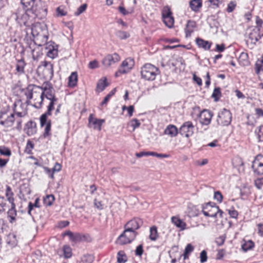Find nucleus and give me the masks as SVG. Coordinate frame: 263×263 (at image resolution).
Wrapping results in <instances>:
<instances>
[{"instance_id": "f257e3e1", "label": "nucleus", "mask_w": 263, "mask_h": 263, "mask_svg": "<svg viewBox=\"0 0 263 263\" xmlns=\"http://www.w3.org/2000/svg\"><path fill=\"white\" fill-rule=\"evenodd\" d=\"M160 73L159 68L150 63L145 64L141 68V77L146 81H154Z\"/></svg>"}, {"instance_id": "f03ea898", "label": "nucleus", "mask_w": 263, "mask_h": 263, "mask_svg": "<svg viewBox=\"0 0 263 263\" xmlns=\"http://www.w3.org/2000/svg\"><path fill=\"white\" fill-rule=\"evenodd\" d=\"M28 11L34 15V17H37L39 20L45 18L47 14V7L45 2L42 0H39L35 4L30 8H28Z\"/></svg>"}, {"instance_id": "7ed1b4c3", "label": "nucleus", "mask_w": 263, "mask_h": 263, "mask_svg": "<svg viewBox=\"0 0 263 263\" xmlns=\"http://www.w3.org/2000/svg\"><path fill=\"white\" fill-rule=\"evenodd\" d=\"M138 234L136 231L129 230L125 228L123 233L118 237L117 242L120 245H124L132 242Z\"/></svg>"}, {"instance_id": "20e7f679", "label": "nucleus", "mask_w": 263, "mask_h": 263, "mask_svg": "<svg viewBox=\"0 0 263 263\" xmlns=\"http://www.w3.org/2000/svg\"><path fill=\"white\" fill-rule=\"evenodd\" d=\"M232 119L231 111L226 108L221 109L218 114L217 122L220 126H228L230 124Z\"/></svg>"}, {"instance_id": "39448f33", "label": "nucleus", "mask_w": 263, "mask_h": 263, "mask_svg": "<svg viewBox=\"0 0 263 263\" xmlns=\"http://www.w3.org/2000/svg\"><path fill=\"white\" fill-rule=\"evenodd\" d=\"M30 13V11H28L27 8L26 10L20 11L15 13V19L21 26H29L32 24L30 21L31 16L29 15Z\"/></svg>"}, {"instance_id": "423d86ee", "label": "nucleus", "mask_w": 263, "mask_h": 263, "mask_svg": "<svg viewBox=\"0 0 263 263\" xmlns=\"http://www.w3.org/2000/svg\"><path fill=\"white\" fill-rule=\"evenodd\" d=\"M34 93L33 94L34 101L36 102L32 105L35 108H42L44 98V92L42 87L34 85Z\"/></svg>"}, {"instance_id": "0eeeda50", "label": "nucleus", "mask_w": 263, "mask_h": 263, "mask_svg": "<svg viewBox=\"0 0 263 263\" xmlns=\"http://www.w3.org/2000/svg\"><path fill=\"white\" fill-rule=\"evenodd\" d=\"M27 48L30 50L32 54V58L33 60H37L39 57L42 54L41 49V45L37 46L34 40L27 39L26 40Z\"/></svg>"}, {"instance_id": "6e6552de", "label": "nucleus", "mask_w": 263, "mask_h": 263, "mask_svg": "<svg viewBox=\"0 0 263 263\" xmlns=\"http://www.w3.org/2000/svg\"><path fill=\"white\" fill-rule=\"evenodd\" d=\"M179 130L181 136L189 138L194 134L195 127L191 121H188L184 122Z\"/></svg>"}, {"instance_id": "1a4fd4ad", "label": "nucleus", "mask_w": 263, "mask_h": 263, "mask_svg": "<svg viewBox=\"0 0 263 263\" xmlns=\"http://www.w3.org/2000/svg\"><path fill=\"white\" fill-rule=\"evenodd\" d=\"M210 204H211V203H207L204 205H202V212L203 213L204 215L206 217L216 218L217 217V215L219 214V217L222 218L223 212L221 210H220L219 206L217 205H215L213 207H212V209H213L215 211L214 213H210L208 212L205 211V209H208V206Z\"/></svg>"}, {"instance_id": "9d476101", "label": "nucleus", "mask_w": 263, "mask_h": 263, "mask_svg": "<svg viewBox=\"0 0 263 263\" xmlns=\"http://www.w3.org/2000/svg\"><path fill=\"white\" fill-rule=\"evenodd\" d=\"M120 60V57L119 54L117 53H114V54H109L105 56L103 59L102 63L104 66L108 67L116 62L119 61Z\"/></svg>"}, {"instance_id": "9b49d317", "label": "nucleus", "mask_w": 263, "mask_h": 263, "mask_svg": "<svg viewBox=\"0 0 263 263\" xmlns=\"http://www.w3.org/2000/svg\"><path fill=\"white\" fill-rule=\"evenodd\" d=\"M213 116V114L211 111L208 109L203 110L200 114V123L202 125H209Z\"/></svg>"}, {"instance_id": "f8f14e48", "label": "nucleus", "mask_w": 263, "mask_h": 263, "mask_svg": "<svg viewBox=\"0 0 263 263\" xmlns=\"http://www.w3.org/2000/svg\"><path fill=\"white\" fill-rule=\"evenodd\" d=\"M143 224V221L141 219L138 218H135L129 220L125 225L124 228L133 231L139 229Z\"/></svg>"}, {"instance_id": "ddd939ff", "label": "nucleus", "mask_w": 263, "mask_h": 263, "mask_svg": "<svg viewBox=\"0 0 263 263\" xmlns=\"http://www.w3.org/2000/svg\"><path fill=\"white\" fill-rule=\"evenodd\" d=\"M43 74L44 77L50 80H51L54 74L53 71V64L50 62L47 61H44L43 62Z\"/></svg>"}, {"instance_id": "4468645a", "label": "nucleus", "mask_w": 263, "mask_h": 263, "mask_svg": "<svg viewBox=\"0 0 263 263\" xmlns=\"http://www.w3.org/2000/svg\"><path fill=\"white\" fill-rule=\"evenodd\" d=\"M104 122V119H99L96 118H93V114H90L88 117V126L90 127V124H92L93 125V127L94 129H98L99 130H101L102 125Z\"/></svg>"}, {"instance_id": "2eb2a0df", "label": "nucleus", "mask_w": 263, "mask_h": 263, "mask_svg": "<svg viewBox=\"0 0 263 263\" xmlns=\"http://www.w3.org/2000/svg\"><path fill=\"white\" fill-rule=\"evenodd\" d=\"M40 125L41 127L45 126L44 133L43 134L44 138H47L51 135V120H48V118L46 117V121L42 123V121L41 120V116L40 117Z\"/></svg>"}, {"instance_id": "dca6fc26", "label": "nucleus", "mask_w": 263, "mask_h": 263, "mask_svg": "<svg viewBox=\"0 0 263 263\" xmlns=\"http://www.w3.org/2000/svg\"><path fill=\"white\" fill-rule=\"evenodd\" d=\"M25 130L28 136H32L36 132V124L34 121H29L25 124Z\"/></svg>"}, {"instance_id": "f3484780", "label": "nucleus", "mask_w": 263, "mask_h": 263, "mask_svg": "<svg viewBox=\"0 0 263 263\" xmlns=\"http://www.w3.org/2000/svg\"><path fill=\"white\" fill-rule=\"evenodd\" d=\"M164 133L165 135H169L171 137H175L179 134V130L175 125L169 124L165 129Z\"/></svg>"}, {"instance_id": "a211bd4d", "label": "nucleus", "mask_w": 263, "mask_h": 263, "mask_svg": "<svg viewBox=\"0 0 263 263\" xmlns=\"http://www.w3.org/2000/svg\"><path fill=\"white\" fill-rule=\"evenodd\" d=\"M196 43L199 48H202L205 50H209L212 44V42L208 41H205L200 37H197L196 39Z\"/></svg>"}, {"instance_id": "6ab92c4d", "label": "nucleus", "mask_w": 263, "mask_h": 263, "mask_svg": "<svg viewBox=\"0 0 263 263\" xmlns=\"http://www.w3.org/2000/svg\"><path fill=\"white\" fill-rule=\"evenodd\" d=\"M259 29H253L249 34V38L252 43L255 44L261 39Z\"/></svg>"}, {"instance_id": "aec40b11", "label": "nucleus", "mask_w": 263, "mask_h": 263, "mask_svg": "<svg viewBox=\"0 0 263 263\" xmlns=\"http://www.w3.org/2000/svg\"><path fill=\"white\" fill-rule=\"evenodd\" d=\"M252 167L255 173L258 175H263V163L258 160H254L253 162Z\"/></svg>"}, {"instance_id": "412c9836", "label": "nucleus", "mask_w": 263, "mask_h": 263, "mask_svg": "<svg viewBox=\"0 0 263 263\" xmlns=\"http://www.w3.org/2000/svg\"><path fill=\"white\" fill-rule=\"evenodd\" d=\"M196 27V23L194 21L189 20L186 25L185 32L186 37L190 36L194 31V29Z\"/></svg>"}, {"instance_id": "4be33fe9", "label": "nucleus", "mask_w": 263, "mask_h": 263, "mask_svg": "<svg viewBox=\"0 0 263 263\" xmlns=\"http://www.w3.org/2000/svg\"><path fill=\"white\" fill-rule=\"evenodd\" d=\"M202 5V0H191L190 2V7L195 12L199 11Z\"/></svg>"}, {"instance_id": "5701e85b", "label": "nucleus", "mask_w": 263, "mask_h": 263, "mask_svg": "<svg viewBox=\"0 0 263 263\" xmlns=\"http://www.w3.org/2000/svg\"><path fill=\"white\" fill-rule=\"evenodd\" d=\"M54 103H52V102H50L49 104L47 106V111L43 114H42L41 116V120L42 121V123L46 121V117L48 118V116H50L52 115V111L54 109Z\"/></svg>"}, {"instance_id": "b1692460", "label": "nucleus", "mask_w": 263, "mask_h": 263, "mask_svg": "<svg viewBox=\"0 0 263 263\" xmlns=\"http://www.w3.org/2000/svg\"><path fill=\"white\" fill-rule=\"evenodd\" d=\"M109 85L107 82V79L104 78V79H100L97 84L96 90L98 92H102L105 88Z\"/></svg>"}, {"instance_id": "393cba45", "label": "nucleus", "mask_w": 263, "mask_h": 263, "mask_svg": "<svg viewBox=\"0 0 263 263\" xmlns=\"http://www.w3.org/2000/svg\"><path fill=\"white\" fill-rule=\"evenodd\" d=\"M6 197L7 198V201L11 204H14V199L13 198L14 193L12 191L11 187L9 185H6Z\"/></svg>"}, {"instance_id": "a878e982", "label": "nucleus", "mask_w": 263, "mask_h": 263, "mask_svg": "<svg viewBox=\"0 0 263 263\" xmlns=\"http://www.w3.org/2000/svg\"><path fill=\"white\" fill-rule=\"evenodd\" d=\"M78 74L77 72H72L68 78V86L74 87L77 84Z\"/></svg>"}, {"instance_id": "bb28decb", "label": "nucleus", "mask_w": 263, "mask_h": 263, "mask_svg": "<svg viewBox=\"0 0 263 263\" xmlns=\"http://www.w3.org/2000/svg\"><path fill=\"white\" fill-rule=\"evenodd\" d=\"M172 221L177 228H180L181 230H183L185 229L186 223L181 219L176 217H172Z\"/></svg>"}, {"instance_id": "cd10ccee", "label": "nucleus", "mask_w": 263, "mask_h": 263, "mask_svg": "<svg viewBox=\"0 0 263 263\" xmlns=\"http://www.w3.org/2000/svg\"><path fill=\"white\" fill-rule=\"evenodd\" d=\"M14 120V114H11L6 120L1 121L0 124L6 127H11L12 126Z\"/></svg>"}, {"instance_id": "c85d7f7f", "label": "nucleus", "mask_w": 263, "mask_h": 263, "mask_svg": "<svg viewBox=\"0 0 263 263\" xmlns=\"http://www.w3.org/2000/svg\"><path fill=\"white\" fill-rule=\"evenodd\" d=\"M26 66V63L24 59L18 60L16 65V70L20 74H23L25 72L24 68Z\"/></svg>"}, {"instance_id": "c756f323", "label": "nucleus", "mask_w": 263, "mask_h": 263, "mask_svg": "<svg viewBox=\"0 0 263 263\" xmlns=\"http://www.w3.org/2000/svg\"><path fill=\"white\" fill-rule=\"evenodd\" d=\"M39 201H40L39 198H37L35 199L34 203H33L31 202H29L28 206V214L29 215H30L31 216H32L31 212L34 208H40L41 205L40 204Z\"/></svg>"}, {"instance_id": "7c9ffc66", "label": "nucleus", "mask_w": 263, "mask_h": 263, "mask_svg": "<svg viewBox=\"0 0 263 263\" xmlns=\"http://www.w3.org/2000/svg\"><path fill=\"white\" fill-rule=\"evenodd\" d=\"M159 235L157 231V228L154 226L150 228V234L149 238L152 241H155L158 238Z\"/></svg>"}, {"instance_id": "2f4dec72", "label": "nucleus", "mask_w": 263, "mask_h": 263, "mask_svg": "<svg viewBox=\"0 0 263 263\" xmlns=\"http://www.w3.org/2000/svg\"><path fill=\"white\" fill-rule=\"evenodd\" d=\"M121 65L123 67L128 69V70L129 71L134 65V61L131 58H127L122 62Z\"/></svg>"}, {"instance_id": "473e14b6", "label": "nucleus", "mask_w": 263, "mask_h": 263, "mask_svg": "<svg viewBox=\"0 0 263 263\" xmlns=\"http://www.w3.org/2000/svg\"><path fill=\"white\" fill-rule=\"evenodd\" d=\"M187 214L189 217H194L198 216L199 211L196 206H192L187 209Z\"/></svg>"}, {"instance_id": "72a5a7b5", "label": "nucleus", "mask_w": 263, "mask_h": 263, "mask_svg": "<svg viewBox=\"0 0 263 263\" xmlns=\"http://www.w3.org/2000/svg\"><path fill=\"white\" fill-rule=\"evenodd\" d=\"M34 85L28 86L25 91L24 94L28 100H31L33 98V94L34 93Z\"/></svg>"}, {"instance_id": "f704fd0d", "label": "nucleus", "mask_w": 263, "mask_h": 263, "mask_svg": "<svg viewBox=\"0 0 263 263\" xmlns=\"http://www.w3.org/2000/svg\"><path fill=\"white\" fill-rule=\"evenodd\" d=\"M221 97V92L220 88L219 87H215L213 90L212 95V98H213L215 102H217L219 100L220 98Z\"/></svg>"}, {"instance_id": "c9c22d12", "label": "nucleus", "mask_w": 263, "mask_h": 263, "mask_svg": "<svg viewBox=\"0 0 263 263\" xmlns=\"http://www.w3.org/2000/svg\"><path fill=\"white\" fill-rule=\"evenodd\" d=\"M54 200V197L53 195H47L43 199V203L46 206H51L53 201Z\"/></svg>"}, {"instance_id": "e433bc0d", "label": "nucleus", "mask_w": 263, "mask_h": 263, "mask_svg": "<svg viewBox=\"0 0 263 263\" xmlns=\"http://www.w3.org/2000/svg\"><path fill=\"white\" fill-rule=\"evenodd\" d=\"M127 261L125 253L123 251H120L117 253V262L118 263H125Z\"/></svg>"}, {"instance_id": "4c0bfd02", "label": "nucleus", "mask_w": 263, "mask_h": 263, "mask_svg": "<svg viewBox=\"0 0 263 263\" xmlns=\"http://www.w3.org/2000/svg\"><path fill=\"white\" fill-rule=\"evenodd\" d=\"M162 20L165 26L168 28H172L174 27V18L173 16L162 18Z\"/></svg>"}, {"instance_id": "58836bf2", "label": "nucleus", "mask_w": 263, "mask_h": 263, "mask_svg": "<svg viewBox=\"0 0 263 263\" xmlns=\"http://www.w3.org/2000/svg\"><path fill=\"white\" fill-rule=\"evenodd\" d=\"M173 13L169 6H166L163 7L162 11V18L172 16Z\"/></svg>"}, {"instance_id": "ea45409f", "label": "nucleus", "mask_w": 263, "mask_h": 263, "mask_svg": "<svg viewBox=\"0 0 263 263\" xmlns=\"http://www.w3.org/2000/svg\"><path fill=\"white\" fill-rule=\"evenodd\" d=\"M194 250V247L193 246L190 244L189 243L186 246L184 253H183V258L184 260L189 258V254L192 252Z\"/></svg>"}, {"instance_id": "a19ab883", "label": "nucleus", "mask_w": 263, "mask_h": 263, "mask_svg": "<svg viewBox=\"0 0 263 263\" xmlns=\"http://www.w3.org/2000/svg\"><path fill=\"white\" fill-rule=\"evenodd\" d=\"M93 261V257L90 254L84 255L81 259L80 263H92Z\"/></svg>"}, {"instance_id": "79ce46f5", "label": "nucleus", "mask_w": 263, "mask_h": 263, "mask_svg": "<svg viewBox=\"0 0 263 263\" xmlns=\"http://www.w3.org/2000/svg\"><path fill=\"white\" fill-rule=\"evenodd\" d=\"M116 35L121 40H125L130 36L129 34L126 31L118 30L116 32Z\"/></svg>"}, {"instance_id": "37998d69", "label": "nucleus", "mask_w": 263, "mask_h": 263, "mask_svg": "<svg viewBox=\"0 0 263 263\" xmlns=\"http://www.w3.org/2000/svg\"><path fill=\"white\" fill-rule=\"evenodd\" d=\"M254 246V243L252 240H249L245 242L242 245V249L245 251H247L249 250L252 249Z\"/></svg>"}, {"instance_id": "c03bdc74", "label": "nucleus", "mask_w": 263, "mask_h": 263, "mask_svg": "<svg viewBox=\"0 0 263 263\" xmlns=\"http://www.w3.org/2000/svg\"><path fill=\"white\" fill-rule=\"evenodd\" d=\"M34 145L33 143L30 140H28L27 142V145L25 149V152L29 155L32 154V150L33 149Z\"/></svg>"}, {"instance_id": "a18cd8bd", "label": "nucleus", "mask_w": 263, "mask_h": 263, "mask_svg": "<svg viewBox=\"0 0 263 263\" xmlns=\"http://www.w3.org/2000/svg\"><path fill=\"white\" fill-rule=\"evenodd\" d=\"M63 253L64 257L66 258H69L71 257L72 255L71 249L70 247L67 245H65L63 247Z\"/></svg>"}, {"instance_id": "49530a36", "label": "nucleus", "mask_w": 263, "mask_h": 263, "mask_svg": "<svg viewBox=\"0 0 263 263\" xmlns=\"http://www.w3.org/2000/svg\"><path fill=\"white\" fill-rule=\"evenodd\" d=\"M128 72L129 71L128 70V69H126V67H123L122 65H121L119 67L117 71L116 72L115 74V77L117 78L120 76L122 74H125Z\"/></svg>"}, {"instance_id": "de8ad7c7", "label": "nucleus", "mask_w": 263, "mask_h": 263, "mask_svg": "<svg viewBox=\"0 0 263 263\" xmlns=\"http://www.w3.org/2000/svg\"><path fill=\"white\" fill-rule=\"evenodd\" d=\"M0 154L3 156H10L11 155V152L8 147L5 146H1Z\"/></svg>"}, {"instance_id": "09e8293b", "label": "nucleus", "mask_w": 263, "mask_h": 263, "mask_svg": "<svg viewBox=\"0 0 263 263\" xmlns=\"http://www.w3.org/2000/svg\"><path fill=\"white\" fill-rule=\"evenodd\" d=\"M36 0H21V3L26 8H30L35 4Z\"/></svg>"}, {"instance_id": "8fccbe9b", "label": "nucleus", "mask_w": 263, "mask_h": 263, "mask_svg": "<svg viewBox=\"0 0 263 263\" xmlns=\"http://www.w3.org/2000/svg\"><path fill=\"white\" fill-rule=\"evenodd\" d=\"M52 87H50L49 89H47L46 87L44 88V97H46V99L48 100V98H50L55 94L52 92Z\"/></svg>"}, {"instance_id": "3c124183", "label": "nucleus", "mask_w": 263, "mask_h": 263, "mask_svg": "<svg viewBox=\"0 0 263 263\" xmlns=\"http://www.w3.org/2000/svg\"><path fill=\"white\" fill-rule=\"evenodd\" d=\"M87 7V5L86 4H83L81 5L77 9V11L74 12L75 16H79L81 13L84 12Z\"/></svg>"}, {"instance_id": "603ef678", "label": "nucleus", "mask_w": 263, "mask_h": 263, "mask_svg": "<svg viewBox=\"0 0 263 263\" xmlns=\"http://www.w3.org/2000/svg\"><path fill=\"white\" fill-rule=\"evenodd\" d=\"M8 217L16 216L17 215V212L15 209V204H11V209H10L8 212Z\"/></svg>"}, {"instance_id": "864d4df0", "label": "nucleus", "mask_w": 263, "mask_h": 263, "mask_svg": "<svg viewBox=\"0 0 263 263\" xmlns=\"http://www.w3.org/2000/svg\"><path fill=\"white\" fill-rule=\"evenodd\" d=\"M57 55L58 49H54L53 47L51 49H50L47 53V55L51 59L54 58L55 57L57 56Z\"/></svg>"}, {"instance_id": "5fc2aeb1", "label": "nucleus", "mask_w": 263, "mask_h": 263, "mask_svg": "<svg viewBox=\"0 0 263 263\" xmlns=\"http://www.w3.org/2000/svg\"><path fill=\"white\" fill-rule=\"evenodd\" d=\"M214 198L219 203H221L222 201L223 196L220 191H217L214 192Z\"/></svg>"}, {"instance_id": "6e6d98bb", "label": "nucleus", "mask_w": 263, "mask_h": 263, "mask_svg": "<svg viewBox=\"0 0 263 263\" xmlns=\"http://www.w3.org/2000/svg\"><path fill=\"white\" fill-rule=\"evenodd\" d=\"M236 6V3L235 1H231L228 5V7L227 8V11L228 12L230 13L234 11L235 7Z\"/></svg>"}, {"instance_id": "4d7b16f0", "label": "nucleus", "mask_w": 263, "mask_h": 263, "mask_svg": "<svg viewBox=\"0 0 263 263\" xmlns=\"http://www.w3.org/2000/svg\"><path fill=\"white\" fill-rule=\"evenodd\" d=\"M141 125V123L138 119L135 118L133 119L130 121V125L133 128V130H135L136 128L139 127Z\"/></svg>"}, {"instance_id": "13d9d810", "label": "nucleus", "mask_w": 263, "mask_h": 263, "mask_svg": "<svg viewBox=\"0 0 263 263\" xmlns=\"http://www.w3.org/2000/svg\"><path fill=\"white\" fill-rule=\"evenodd\" d=\"M144 252L143 246L142 244L138 246L135 250V255L141 256Z\"/></svg>"}, {"instance_id": "bf43d9fd", "label": "nucleus", "mask_w": 263, "mask_h": 263, "mask_svg": "<svg viewBox=\"0 0 263 263\" xmlns=\"http://www.w3.org/2000/svg\"><path fill=\"white\" fill-rule=\"evenodd\" d=\"M200 262L204 263L206 261L208 257L207 253L205 250H202L200 254Z\"/></svg>"}, {"instance_id": "052dcab7", "label": "nucleus", "mask_w": 263, "mask_h": 263, "mask_svg": "<svg viewBox=\"0 0 263 263\" xmlns=\"http://www.w3.org/2000/svg\"><path fill=\"white\" fill-rule=\"evenodd\" d=\"M257 137L258 142L263 141V125H261L259 127L258 131L257 133Z\"/></svg>"}, {"instance_id": "680f3d73", "label": "nucleus", "mask_w": 263, "mask_h": 263, "mask_svg": "<svg viewBox=\"0 0 263 263\" xmlns=\"http://www.w3.org/2000/svg\"><path fill=\"white\" fill-rule=\"evenodd\" d=\"M225 239L226 237L224 235H222L217 238L215 242L218 246H221L224 243Z\"/></svg>"}, {"instance_id": "e2e57ef3", "label": "nucleus", "mask_w": 263, "mask_h": 263, "mask_svg": "<svg viewBox=\"0 0 263 263\" xmlns=\"http://www.w3.org/2000/svg\"><path fill=\"white\" fill-rule=\"evenodd\" d=\"M44 170L45 172H46V173L48 175L49 177L50 178H51V179L54 178V173L52 169H50V168H48V167L44 166Z\"/></svg>"}, {"instance_id": "0e129e2a", "label": "nucleus", "mask_w": 263, "mask_h": 263, "mask_svg": "<svg viewBox=\"0 0 263 263\" xmlns=\"http://www.w3.org/2000/svg\"><path fill=\"white\" fill-rule=\"evenodd\" d=\"M255 185L256 187L260 189L263 185V178H258L255 180Z\"/></svg>"}, {"instance_id": "69168bd1", "label": "nucleus", "mask_w": 263, "mask_h": 263, "mask_svg": "<svg viewBox=\"0 0 263 263\" xmlns=\"http://www.w3.org/2000/svg\"><path fill=\"white\" fill-rule=\"evenodd\" d=\"M93 203L95 206L99 210L103 209V205L102 203V201H98L97 199H95L93 200Z\"/></svg>"}, {"instance_id": "338daca9", "label": "nucleus", "mask_w": 263, "mask_h": 263, "mask_svg": "<svg viewBox=\"0 0 263 263\" xmlns=\"http://www.w3.org/2000/svg\"><path fill=\"white\" fill-rule=\"evenodd\" d=\"M81 239H82V236L80 234H79V233L74 234L73 233V235L72 236V238L70 240L71 241L77 242V241H81Z\"/></svg>"}, {"instance_id": "774afa93", "label": "nucleus", "mask_w": 263, "mask_h": 263, "mask_svg": "<svg viewBox=\"0 0 263 263\" xmlns=\"http://www.w3.org/2000/svg\"><path fill=\"white\" fill-rule=\"evenodd\" d=\"M262 67H263V65L262 64H261L260 63H259L258 62H257L256 61V63H255V72L257 74H259V72L261 70H263Z\"/></svg>"}]
</instances>
